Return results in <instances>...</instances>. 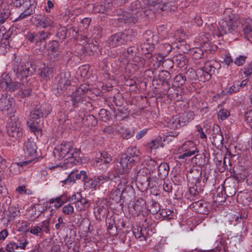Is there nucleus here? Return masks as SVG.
<instances>
[{"label":"nucleus","instance_id":"f257e3e1","mask_svg":"<svg viewBox=\"0 0 252 252\" xmlns=\"http://www.w3.org/2000/svg\"><path fill=\"white\" fill-rule=\"evenodd\" d=\"M145 8V7H143L141 1L135 0L128 7L127 11L123 12L122 17L118 20L128 25L135 24L142 20L143 10Z\"/></svg>","mask_w":252,"mask_h":252},{"label":"nucleus","instance_id":"f03ea898","mask_svg":"<svg viewBox=\"0 0 252 252\" xmlns=\"http://www.w3.org/2000/svg\"><path fill=\"white\" fill-rule=\"evenodd\" d=\"M51 110V105L45 103L42 105H37L31 111L30 118L32 122H28V125L35 134L36 133L38 134H41V130L36 126L34 122L38 124L40 119L46 117L50 113Z\"/></svg>","mask_w":252,"mask_h":252},{"label":"nucleus","instance_id":"7ed1b4c3","mask_svg":"<svg viewBox=\"0 0 252 252\" xmlns=\"http://www.w3.org/2000/svg\"><path fill=\"white\" fill-rule=\"evenodd\" d=\"M51 110V105L45 103L42 105H37L31 111L30 118L32 122H28V125L35 134L36 133L38 134H41V130L36 126L34 122L38 124L40 119L46 117L50 113Z\"/></svg>","mask_w":252,"mask_h":252},{"label":"nucleus","instance_id":"20e7f679","mask_svg":"<svg viewBox=\"0 0 252 252\" xmlns=\"http://www.w3.org/2000/svg\"><path fill=\"white\" fill-rule=\"evenodd\" d=\"M231 9H226L224 14L225 17L219 23L218 30L221 35L227 33H235L237 32V29L240 22L237 20L236 16L231 13Z\"/></svg>","mask_w":252,"mask_h":252},{"label":"nucleus","instance_id":"39448f33","mask_svg":"<svg viewBox=\"0 0 252 252\" xmlns=\"http://www.w3.org/2000/svg\"><path fill=\"white\" fill-rule=\"evenodd\" d=\"M11 6L20 8L22 12L14 21L28 18L35 13L36 3L33 0H10Z\"/></svg>","mask_w":252,"mask_h":252},{"label":"nucleus","instance_id":"423d86ee","mask_svg":"<svg viewBox=\"0 0 252 252\" xmlns=\"http://www.w3.org/2000/svg\"><path fill=\"white\" fill-rule=\"evenodd\" d=\"M134 159H131L126 154L122 156L119 162H117L114 166V177L122 178V179H129V169L132 166Z\"/></svg>","mask_w":252,"mask_h":252},{"label":"nucleus","instance_id":"0eeeda50","mask_svg":"<svg viewBox=\"0 0 252 252\" xmlns=\"http://www.w3.org/2000/svg\"><path fill=\"white\" fill-rule=\"evenodd\" d=\"M137 35L132 29H128L123 32H118L111 36L108 40L110 47H115L132 41Z\"/></svg>","mask_w":252,"mask_h":252},{"label":"nucleus","instance_id":"6e6552de","mask_svg":"<svg viewBox=\"0 0 252 252\" xmlns=\"http://www.w3.org/2000/svg\"><path fill=\"white\" fill-rule=\"evenodd\" d=\"M12 66L17 77L20 80H23L29 75H31L36 69V66L31 63H28L21 65L18 59L13 61Z\"/></svg>","mask_w":252,"mask_h":252},{"label":"nucleus","instance_id":"1a4fd4ad","mask_svg":"<svg viewBox=\"0 0 252 252\" xmlns=\"http://www.w3.org/2000/svg\"><path fill=\"white\" fill-rule=\"evenodd\" d=\"M6 129L8 135L14 139L18 140L22 137L23 128L18 117L15 116H10Z\"/></svg>","mask_w":252,"mask_h":252},{"label":"nucleus","instance_id":"9d476101","mask_svg":"<svg viewBox=\"0 0 252 252\" xmlns=\"http://www.w3.org/2000/svg\"><path fill=\"white\" fill-rule=\"evenodd\" d=\"M72 151H73L72 143L70 142H63L55 147L53 154L55 157L58 160L63 158L67 160L69 155H71Z\"/></svg>","mask_w":252,"mask_h":252},{"label":"nucleus","instance_id":"9b49d317","mask_svg":"<svg viewBox=\"0 0 252 252\" xmlns=\"http://www.w3.org/2000/svg\"><path fill=\"white\" fill-rule=\"evenodd\" d=\"M216 68L211 63V62H207L202 68H198L196 72L193 71V75L195 74L199 80L201 81H206L209 80L211 78V75L214 73ZM192 72H190L191 73Z\"/></svg>","mask_w":252,"mask_h":252},{"label":"nucleus","instance_id":"f8f14e48","mask_svg":"<svg viewBox=\"0 0 252 252\" xmlns=\"http://www.w3.org/2000/svg\"><path fill=\"white\" fill-rule=\"evenodd\" d=\"M69 75L68 73L61 72L56 77L54 83V88L58 90V93L65 90L67 87L70 84L69 79Z\"/></svg>","mask_w":252,"mask_h":252},{"label":"nucleus","instance_id":"ddd939ff","mask_svg":"<svg viewBox=\"0 0 252 252\" xmlns=\"http://www.w3.org/2000/svg\"><path fill=\"white\" fill-rule=\"evenodd\" d=\"M184 154L179 155V159H184L186 157H189L198 152V150L195 144L192 141L188 140L185 142L179 149Z\"/></svg>","mask_w":252,"mask_h":252},{"label":"nucleus","instance_id":"4468645a","mask_svg":"<svg viewBox=\"0 0 252 252\" xmlns=\"http://www.w3.org/2000/svg\"><path fill=\"white\" fill-rule=\"evenodd\" d=\"M19 87V83L13 82L7 73H3L0 77V88L3 91H14Z\"/></svg>","mask_w":252,"mask_h":252},{"label":"nucleus","instance_id":"2eb2a0df","mask_svg":"<svg viewBox=\"0 0 252 252\" xmlns=\"http://www.w3.org/2000/svg\"><path fill=\"white\" fill-rule=\"evenodd\" d=\"M13 101V98L7 93L2 94L0 98V109L5 115H11L14 112L12 107Z\"/></svg>","mask_w":252,"mask_h":252},{"label":"nucleus","instance_id":"dca6fc26","mask_svg":"<svg viewBox=\"0 0 252 252\" xmlns=\"http://www.w3.org/2000/svg\"><path fill=\"white\" fill-rule=\"evenodd\" d=\"M128 182L127 179H124L121 180L120 183L117 185V189L113 190L111 193V198L116 201L120 199L121 195L124 193L126 190H132V187L126 185Z\"/></svg>","mask_w":252,"mask_h":252},{"label":"nucleus","instance_id":"f3484780","mask_svg":"<svg viewBox=\"0 0 252 252\" xmlns=\"http://www.w3.org/2000/svg\"><path fill=\"white\" fill-rule=\"evenodd\" d=\"M112 160V157L110 154L107 153H103L101 154L100 157L95 160L94 165L99 170L105 171L107 169Z\"/></svg>","mask_w":252,"mask_h":252},{"label":"nucleus","instance_id":"a211bd4d","mask_svg":"<svg viewBox=\"0 0 252 252\" xmlns=\"http://www.w3.org/2000/svg\"><path fill=\"white\" fill-rule=\"evenodd\" d=\"M178 0H161L159 6L157 7L156 11L160 13L162 11H174L177 8Z\"/></svg>","mask_w":252,"mask_h":252},{"label":"nucleus","instance_id":"6ab92c4d","mask_svg":"<svg viewBox=\"0 0 252 252\" xmlns=\"http://www.w3.org/2000/svg\"><path fill=\"white\" fill-rule=\"evenodd\" d=\"M4 214L3 219L4 221H6V225H8L12 222L16 217L20 214V210L18 207L11 206L8 207L7 211H4Z\"/></svg>","mask_w":252,"mask_h":252},{"label":"nucleus","instance_id":"aec40b11","mask_svg":"<svg viewBox=\"0 0 252 252\" xmlns=\"http://www.w3.org/2000/svg\"><path fill=\"white\" fill-rule=\"evenodd\" d=\"M88 177V174L85 171L81 170L79 173L77 171L71 172L68 176V178L63 181L65 184L74 183L76 180H81L85 181Z\"/></svg>","mask_w":252,"mask_h":252},{"label":"nucleus","instance_id":"412c9836","mask_svg":"<svg viewBox=\"0 0 252 252\" xmlns=\"http://www.w3.org/2000/svg\"><path fill=\"white\" fill-rule=\"evenodd\" d=\"M151 171L148 168L143 167L139 169L137 173L136 180L141 182L142 184H147L150 187Z\"/></svg>","mask_w":252,"mask_h":252},{"label":"nucleus","instance_id":"4be33fe9","mask_svg":"<svg viewBox=\"0 0 252 252\" xmlns=\"http://www.w3.org/2000/svg\"><path fill=\"white\" fill-rule=\"evenodd\" d=\"M37 146L33 140L29 139L24 144L23 150L26 157H34L36 156Z\"/></svg>","mask_w":252,"mask_h":252},{"label":"nucleus","instance_id":"5701e85b","mask_svg":"<svg viewBox=\"0 0 252 252\" xmlns=\"http://www.w3.org/2000/svg\"><path fill=\"white\" fill-rule=\"evenodd\" d=\"M169 62L172 64L171 68L174 64L179 68H186L188 63V60L185 55L179 54L174 56L172 61H170Z\"/></svg>","mask_w":252,"mask_h":252},{"label":"nucleus","instance_id":"b1692460","mask_svg":"<svg viewBox=\"0 0 252 252\" xmlns=\"http://www.w3.org/2000/svg\"><path fill=\"white\" fill-rule=\"evenodd\" d=\"M59 43L56 41H51L48 44V50L49 51V56L51 60L53 62L58 60L59 54L57 53L59 52Z\"/></svg>","mask_w":252,"mask_h":252},{"label":"nucleus","instance_id":"393cba45","mask_svg":"<svg viewBox=\"0 0 252 252\" xmlns=\"http://www.w3.org/2000/svg\"><path fill=\"white\" fill-rule=\"evenodd\" d=\"M191 205L194 210L201 214H207L210 208L209 204L207 202L201 200L193 202Z\"/></svg>","mask_w":252,"mask_h":252},{"label":"nucleus","instance_id":"a878e982","mask_svg":"<svg viewBox=\"0 0 252 252\" xmlns=\"http://www.w3.org/2000/svg\"><path fill=\"white\" fill-rule=\"evenodd\" d=\"M166 123L167 127L171 129H178L182 126L179 115H175L169 118H167Z\"/></svg>","mask_w":252,"mask_h":252},{"label":"nucleus","instance_id":"bb28decb","mask_svg":"<svg viewBox=\"0 0 252 252\" xmlns=\"http://www.w3.org/2000/svg\"><path fill=\"white\" fill-rule=\"evenodd\" d=\"M243 32L248 40L252 42V20L247 19L243 25Z\"/></svg>","mask_w":252,"mask_h":252},{"label":"nucleus","instance_id":"cd10ccee","mask_svg":"<svg viewBox=\"0 0 252 252\" xmlns=\"http://www.w3.org/2000/svg\"><path fill=\"white\" fill-rule=\"evenodd\" d=\"M71 155H69V162L70 163H73L75 164L77 163H82L83 162L80 155H81V151L79 149H73V151L71 152Z\"/></svg>","mask_w":252,"mask_h":252},{"label":"nucleus","instance_id":"c85d7f7f","mask_svg":"<svg viewBox=\"0 0 252 252\" xmlns=\"http://www.w3.org/2000/svg\"><path fill=\"white\" fill-rule=\"evenodd\" d=\"M50 35L48 32L41 31L35 34V44L37 45L40 43L42 45V48L44 49L46 45V39Z\"/></svg>","mask_w":252,"mask_h":252},{"label":"nucleus","instance_id":"c756f323","mask_svg":"<svg viewBox=\"0 0 252 252\" xmlns=\"http://www.w3.org/2000/svg\"><path fill=\"white\" fill-rule=\"evenodd\" d=\"M146 202L142 198L138 199L134 204L133 205V208L134 212L133 214L135 216H138L145 208Z\"/></svg>","mask_w":252,"mask_h":252},{"label":"nucleus","instance_id":"7c9ffc66","mask_svg":"<svg viewBox=\"0 0 252 252\" xmlns=\"http://www.w3.org/2000/svg\"><path fill=\"white\" fill-rule=\"evenodd\" d=\"M194 118V113L192 111L184 112L180 115V119L182 126L190 122Z\"/></svg>","mask_w":252,"mask_h":252},{"label":"nucleus","instance_id":"2f4dec72","mask_svg":"<svg viewBox=\"0 0 252 252\" xmlns=\"http://www.w3.org/2000/svg\"><path fill=\"white\" fill-rule=\"evenodd\" d=\"M114 170L113 169V170L109 171L107 175H100L96 176L98 186L102 185L108 181L112 180L113 178H116L117 177H114Z\"/></svg>","mask_w":252,"mask_h":252},{"label":"nucleus","instance_id":"473e14b6","mask_svg":"<svg viewBox=\"0 0 252 252\" xmlns=\"http://www.w3.org/2000/svg\"><path fill=\"white\" fill-rule=\"evenodd\" d=\"M72 105L74 107H80L83 109H87L85 106L90 105V104L83 100L80 96H73L72 98Z\"/></svg>","mask_w":252,"mask_h":252},{"label":"nucleus","instance_id":"72a5a7b5","mask_svg":"<svg viewBox=\"0 0 252 252\" xmlns=\"http://www.w3.org/2000/svg\"><path fill=\"white\" fill-rule=\"evenodd\" d=\"M97 186V181L96 176H94L92 178H89L88 179L85 180L84 182V188L85 189H96Z\"/></svg>","mask_w":252,"mask_h":252},{"label":"nucleus","instance_id":"f704fd0d","mask_svg":"<svg viewBox=\"0 0 252 252\" xmlns=\"http://www.w3.org/2000/svg\"><path fill=\"white\" fill-rule=\"evenodd\" d=\"M132 235H134L135 237L139 239L140 241H143L146 240V229H143L140 227L137 228H133L132 231Z\"/></svg>","mask_w":252,"mask_h":252},{"label":"nucleus","instance_id":"c9c22d12","mask_svg":"<svg viewBox=\"0 0 252 252\" xmlns=\"http://www.w3.org/2000/svg\"><path fill=\"white\" fill-rule=\"evenodd\" d=\"M169 170V165L166 162H161L158 166V174L159 177L161 178H164L168 175Z\"/></svg>","mask_w":252,"mask_h":252},{"label":"nucleus","instance_id":"e433bc0d","mask_svg":"<svg viewBox=\"0 0 252 252\" xmlns=\"http://www.w3.org/2000/svg\"><path fill=\"white\" fill-rule=\"evenodd\" d=\"M126 155L135 161L140 155V151L136 147H130L127 148Z\"/></svg>","mask_w":252,"mask_h":252},{"label":"nucleus","instance_id":"4c0bfd02","mask_svg":"<svg viewBox=\"0 0 252 252\" xmlns=\"http://www.w3.org/2000/svg\"><path fill=\"white\" fill-rule=\"evenodd\" d=\"M53 21L47 16H43L40 19L38 20V25L43 28L51 27L53 26Z\"/></svg>","mask_w":252,"mask_h":252},{"label":"nucleus","instance_id":"58836bf2","mask_svg":"<svg viewBox=\"0 0 252 252\" xmlns=\"http://www.w3.org/2000/svg\"><path fill=\"white\" fill-rule=\"evenodd\" d=\"M141 48L143 54H145L146 58L150 59L152 57L151 52L154 49L153 44H149L148 43H144L141 44Z\"/></svg>","mask_w":252,"mask_h":252},{"label":"nucleus","instance_id":"ea45409f","mask_svg":"<svg viewBox=\"0 0 252 252\" xmlns=\"http://www.w3.org/2000/svg\"><path fill=\"white\" fill-rule=\"evenodd\" d=\"M186 78L185 76L180 74L174 78L173 85L176 87H180L185 84Z\"/></svg>","mask_w":252,"mask_h":252},{"label":"nucleus","instance_id":"a19ab883","mask_svg":"<svg viewBox=\"0 0 252 252\" xmlns=\"http://www.w3.org/2000/svg\"><path fill=\"white\" fill-rule=\"evenodd\" d=\"M171 77V74L167 71L163 70L159 75V79L163 84L169 85V80Z\"/></svg>","mask_w":252,"mask_h":252},{"label":"nucleus","instance_id":"79ce46f5","mask_svg":"<svg viewBox=\"0 0 252 252\" xmlns=\"http://www.w3.org/2000/svg\"><path fill=\"white\" fill-rule=\"evenodd\" d=\"M137 53V49L135 47H129L126 49V51L124 52L123 54L127 59H132L136 56Z\"/></svg>","mask_w":252,"mask_h":252},{"label":"nucleus","instance_id":"37998d69","mask_svg":"<svg viewBox=\"0 0 252 252\" xmlns=\"http://www.w3.org/2000/svg\"><path fill=\"white\" fill-rule=\"evenodd\" d=\"M64 246L66 247L67 252H79L78 246L75 245L72 240H68L65 242Z\"/></svg>","mask_w":252,"mask_h":252},{"label":"nucleus","instance_id":"c03bdc74","mask_svg":"<svg viewBox=\"0 0 252 252\" xmlns=\"http://www.w3.org/2000/svg\"><path fill=\"white\" fill-rule=\"evenodd\" d=\"M52 72V69L48 66H44L41 69L40 75L41 77L47 80L49 78V75Z\"/></svg>","mask_w":252,"mask_h":252},{"label":"nucleus","instance_id":"a18cd8bd","mask_svg":"<svg viewBox=\"0 0 252 252\" xmlns=\"http://www.w3.org/2000/svg\"><path fill=\"white\" fill-rule=\"evenodd\" d=\"M161 0H143V2L145 5L148 7L154 8L153 10L156 11L157 7L159 6L160 1Z\"/></svg>","mask_w":252,"mask_h":252},{"label":"nucleus","instance_id":"49530a36","mask_svg":"<svg viewBox=\"0 0 252 252\" xmlns=\"http://www.w3.org/2000/svg\"><path fill=\"white\" fill-rule=\"evenodd\" d=\"M159 49L163 56H167L171 51L172 47L169 43L162 44L159 46Z\"/></svg>","mask_w":252,"mask_h":252},{"label":"nucleus","instance_id":"de8ad7c7","mask_svg":"<svg viewBox=\"0 0 252 252\" xmlns=\"http://www.w3.org/2000/svg\"><path fill=\"white\" fill-rule=\"evenodd\" d=\"M84 123L86 122V125L89 126H95L97 124V121L95 117L93 115H88L85 119H83Z\"/></svg>","mask_w":252,"mask_h":252},{"label":"nucleus","instance_id":"09e8293b","mask_svg":"<svg viewBox=\"0 0 252 252\" xmlns=\"http://www.w3.org/2000/svg\"><path fill=\"white\" fill-rule=\"evenodd\" d=\"M72 203H68L62 208V212L65 215H70L74 213V209Z\"/></svg>","mask_w":252,"mask_h":252},{"label":"nucleus","instance_id":"8fccbe9b","mask_svg":"<svg viewBox=\"0 0 252 252\" xmlns=\"http://www.w3.org/2000/svg\"><path fill=\"white\" fill-rule=\"evenodd\" d=\"M98 115L99 118L104 122L109 120L110 117V112L105 109H101L98 112Z\"/></svg>","mask_w":252,"mask_h":252},{"label":"nucleus","instance_id":"3c124183","mask_svg":"<svg viewBox=\"0 0 252 252\" xmlns=\"http://www.w3.org/2000/svg\"><path fill=\"white\" fill-rule=\"evenodd\" d=\"M82 195L80 192H77L76 193L73 194L67 200V201H74L72 203V204H74L76 207H79L78 204L79 203V201H80V199H81Z\"/></svg>","mask_w":252,"mask_h":252},{"label":"nucleus","instance_id":"603ef678","mask_svg":"<svg viewBox=\"0 0 252 252\" xmlns=\"http://www.w3.org/2000/svg\"><path fill=\"white\" fill-rule=\"evenodd\" d=\"M154 9V8H151L148 7L147 8L145 7V9L143 10V17L142 19L145 18L146 17H152L154 16L155 13H160L159 12L156 11Z\"/></svg>","mask_w":252,"mask_h":252},{"label":"nucleus","instance_id":"864d4df0","mask_svg":"<svg viewBox=\"0 0 252 252\" xmlns=\"http://www.w3.org/2000/svg\"><path fill=\"white\" fill-rule=\"evenodd\" d=\"M50 219L44 220L41 222L40 226L41 229L42 233L43 232H44L46 233H50Z\"/></svg>","mask_w":252,"mask_h":252},{"label":"nucleus","instance_id":"5fc2aeb1","mask_svg":"<svg viewBox=\"0 0 252 252\" xmlns=\"http://www.w3.org/2000/svg\"><path fill=\"white\" fill-rule=\"evenodd\" d=\"M22 170L18 162L12 163L10 167V171L15 175L19 174Z\"/></svg>","mask_w":252,"mask_h":252},{"label":"nucleus","instance_id":"6e6d98bb","mask_svg":"<svg viewBox=\"0 0 252 252\" xmlns=\"http://www.w3.org/2000/svg\"><path fill=\"white\" fill-rule=\"evenodd\" d=\"M89 90V86L87 84H83L80 85L77 89L76 92L73 94V96H75L76 94H82L86 93Z\"/></svg>","mask_w":252,"mask_h":252},{"label":"nucleus","instance_id":"4d7b16f0","mask_svg":"<svg viewBox=\"0 0 252 252\" xmlns=\"http://www.w3.org/2000/svg\"><path fill=\"white\" fill-rule=\"evenodd\" d=\"M91 22V19L89 18H84L78 25V28L81 31L87 29Z\"/></svg>","mask_w":252,"mask_h":252},{"label":"nucleus","instance_id":"13d9d810","mask_svg":"<svg viewBox=\"0 0 252 252\" xmlns=\"http://www.w3.org/2000/svg\"><path fill=\"white\" fill-rule=\"evenodd\" d=\"M146 164L149 168L150 171H153L155 170L158 167V164L157 162L154 159H148L146 160Z\"/></svg>","mask_w":252,"mask_h":252},{"label":"nucleus","instance_id":"bf43d9fd","mask_svg":"<svg viewBox=\"0 0 252 252\" xmlns=\"http://www.w3.org/2000/svg\"><path fill=\"white\" fill-rule=\"evenodd\" d=\"M158 34L163 38H166L167 36V30L166 28L163 25L159 26L157 28Z\"/></svg>","mask_w":252,"mask_h":252},{"label":"nucleus","instance_id":"052dcab7","mask_svg":"<svg viewBox=\"0 0 252 252\" xmlns=\"http://www.w3.org/2000/svg\"><path fill=\"white\" fill-rule=\"evenodd\" d=\"M230 115L229 112L226 109H221L218 113V119L223 121L226 119Z\"/></svg>","mask_w":252,"mask_h":252},{"label":"nucleus","instance_id":"680f3d73","mask_svg":"<svg viewBox=\"0 0 252 252\" xmlns=\"http://www.w3.org/2000/svg\"><path fill=\"white\" fill-rule=\"evenodd\" d=\"M214 143L215 145H218V146L223 145V136L222 134H218L214 135L213 137Z\"/></svg>","mask_w":252,"mask_h":252},{"label":"nucleus","instance_id":"e2e57ef3","mask_svg":"<svg viewBox=\"0 0 252 252\" xmlns=\"http://www.w3.org/2000/svg\"><path fill=\"white\" fill-rule=\"evenodd\" d=\"M245 121L250 127L252 129V110L246 113Z\"/></svg>","mask_w":252,"mask_h":252},{"label":"nucleus","instance_id":"0e129e2a","mask_svg":"<svg viewBox=\"0 0 252 252\" xmlns=\"http://www.w3.org/2000/svg\"><path fill=\"white\" fill-rule=\"evenodd\" d=\"M18 249V244L14 242H10L6 245V249L9 252H13L15 250Z\"/></svg>","mask_w":252,"mask_h":252},{"label":"nucleus","instance_id":"69168bd1","mask_svg":"<svg viewBox=\"0 0 252 252\" xmlns=\"http://www.w3.org/2000/svg\"><path fill=\"white\" fill-rule=\"evenodd\" d=\"M63 195H60L59 197H57L56 198H55V201L56 202V203L55 204V207L57 208H59L61 207L64 202H66L67 201H64L63 199Z\"/></svg>","mask_w":252,"mask_h":252},{"label":"nucleus","instance_id":"338daca9","mask_svg":"<svg viewBox=\"0 0 252 252\" xmlns=\"http://www.w3.org/2000/svg\"><path fill=\"white\" fill-rule=\"evenodd\" d=\"M132 236H133L132 231H128L124 233V235H122L121 239L124 243H128L131 241L130 237Z\"/></svg>","mask_w":252,"mask_h":252},{"label":"nucleus","instance_id":"774afa93","mask_svg":"<svg viewBox=\"0 0 252 252\" xmlns=\"http://www.w3.org/2000/svg\"><path fill=\"white\" fill-rule=\"evenodd\" d=\"M225 250L224 245L220 243V245H218L215 249L210 251H205L203 252H225Z\"/></svg>","mask_w":252,"mask_h":252}]
</instances>
